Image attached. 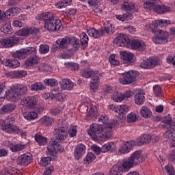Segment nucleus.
Returning a JSON list of instances; mask_svg holds the SVG:
<instances>
[{
	"label": "nucleus",
	"instance_id": "f257e3e1",
	"mask_svg": "<svg viewBox=\"0 0 175 175\" xmlns=\"http://www.w3.org/2000/svg\"><path fill=\"white\" fill-rule=\"evenodd\" d=\"M113 125L109 124L108 127H103L102 124L93 123L90 126L88 133L94 142H106L113 135Z\"/></svg>",
	"mask_w": 175,
	"mask_h": 175
},
{
	"label": "nucleus",
	"instance_id": "f03ea898",
	"mask_svg": "<svg viewBox=\"0 0 175 175\" xmlns=\"http://www.w3.org/2000/svg\"><path fill=\"white\" fill-rule=\"evenodd\" d=\"M36 18V20H40V21H44V28L51 32L59 31V29H61V27H62L61 20L55 18L54 14L51 12H45L42 14L37 15Z\"/></svg>",
	"mask_w": 175,
	"mask_h": 175
},
{
	"label": "nucleus",
	"instance_id": "7ed1b4c3",
	"mask_svg": "<svg viewBox=\"0 0 175 175\" xmlns=\"http://www.w3.org/2000/svg\"><path fill=\"white\" fill-rule=\"evenodd\" d=\"M14 121V118L10 116L8 117L5 120H0V128L5 133L27 136V131L21 130L18 126L13 124Z\"/></svg>",
	"mask_w": 175,
	"mask_h": 175
},
{
	"label": "nucleus",
	"instance_id": "20e7f679",
	"mask_svg": "<svg viewBox=\"0 0 175 175\" xmlns=\"http://www.w3.org/2000/svg\"><path fill=\"white\" fill-rule=\"evenodd\" d=\"M28 92V87L24 84L17 83L12 85L10 89L5 92V99L11 102H18L23 95Z\"/></svg>",
	"mask_w": 175,
	"mask_h": 175
},
{
	"label": "nucleus",
	"instance_id": "39448f33",
	"mask_svg": "<svg viewBox=\"0 0 175 175\" xmlns=\"http://www.w3.org/2000/svg\"><path fill=\"white\" fill-rule=\"evenodd\" d=\"M65 148L64 146L55 140H52L50 142V144L47 148L46 154L48 157H51L52 161H55L58 158V152H64Z\"/></svg>",
	"mask_w": 175,
	"mask_h": 175
},
{
	"label": "nucleus",
	"instance_id": "423d86ee",
	"mask_svg": "<svg viewBox=\"0 0 175 175\" xmlns=\"http://www.w3.org/2000/svg\"><path fill=\"white\" fill-rule=\"evenodd\" d=\"M39 32V28H36L35 27H25L22 29L14 33V39L16 40H20L21 39V36H24L25 38H28L29 35H34V33H38Z\"/></svg>",
	"mask_w": 175,
	"mask_h": 175
},
{
	"label": "nucleus",
	"instance_id": "0eeeda50",
	"mask_svg": "<svg viewBox=\"0 0 175 175\" xmlns=\"http://www.w3.org/2000/svg\"><path fill=\"white\" fill-rule=\"evenodd\" d=\"M154 37L152 40L155 44H163V43H167V39H169V33L162 29H158L157 32L154 33Z\"/></svg>",
	"mask_w": 175,
	"mask_h": 175
},
{
	"label": "nucleus",
	"instance_id": "6e6552de",
	"mask_svg": "<svg viewBox=\"0 0 175 175\" xmlns=\"http://www.w3.org/2000/svg\"><path fill=\"white\" fill-rule=\"evenodd\" d=\"M136 72L133 70H129L124 73H122V76H124L123 78H120L118 79V82L120 84H122L123 85H127L128 84H132V83H135L136 81Z\"/></svg>",
	"mask_w": 175,
	"mask_h": 175
},
{
	"label": "nucleus",
	"instance_id": "1a4fd4ad",
	"mask_svg": "<svg viewBox=\"0 0 175 175\" xmlns=\"http://www.w3.org/2000/svg\"><path fill=\"white\" fill-rule=\"evenodd\" d=\"M161 64V60L158 57H150L146 60H142L139 66L142 68V69H152V68H155L157 65H159Z\"/></svg>",
	"mask_w": 175,
	"mask_h": 175
},
{
	"label": "nucleus",
	"instance_id": "9d476101",
	"mask_svg": "<svg viewBox=\"0 0 175 175\" xmlns=\"http://www.w3.org/2000/svg\"><path fill=\"white\" fill-rule=\"evenodd\" d=\"M113 43L119 47H131V40L125 34H120L113 40Z\"/></svg>",
	"mask_w": 175,
	"mask_h": 175
},
{
	"label": "nucleus",
	"instance_id": "9b49d317",
	"mask_svg": "<svg viewBox=\"0 0 175 175\" xmlns=\"http://www.w3.org/2000/svg\"><path fill=\"white\" fill-rule=\"evenodd\" d=\"M38 97L35 96H26L21 100L20 104L28 109H33L38 105Z\"/></svg>",
	"mask_w": 175,
	"mask_h": 175
},
{
	"label": "nucleus",
	"instance_id": "f8f14e48",
	"mask_svg": "<svg viewBox=\"0 0 175 175\" xmlns=\"http://www.w3.org/2000/svg\"><path fill=\"white\" fill-rule=\"evenodd\" d=\"M120 59L123 61V64H126V65H132L135 62V55L129 51H122L120 52Z\"/></svg>",
	"mask_w": 175,
	"mask_h": 175
},
{
	"label": "nucleus",
	"instance_id": "ddd939ff",
	"mask_svg": "<svg viewBox=\"0 0 175 175\" xmlns=\"http://www.w3.org/2000/svg\"><path fill=\"white\" fill-rule=\"evenodd\" d=\"M85 145L83 144H78L74 150V157L76 159L79 160L85 154Z\"/></svg>",
	"mask_w": 175,
	"mask_h": 175
},
{
	"label": "nucleus",
	"instance_id": "4468645a",
	"mask_svg": "<svg viewBox=\"0 0 175 175\" xmlns=\"http://www.w3.org/2000/svg\"><path fill=\"white\" fill-rule=\"evenodd\" d=\"M39 62H40V57H39L36 55H34L30 56L27 59L25 60L24 66L26 68H32L36 65H38Z\"/></svg>",
	"mask_w": 175,
	"mask_h": 175
},
{
	"label": "nucleus",
	"instance_id": "2eb2a0df",
	"mask_svg": "<svg viewBox=\"0 0 175 175\" xmlns=\"http://www.w3.org/2000/svg\"><path fill=\"white\" fill-rule=\"evenodd\" d=\"M32 161V154L31 153H26L21 155L17 159V163L22 165V166H27Z\"/></svg>",
	"mask_w": 175,
	"mask_h": 175
},
{
	"label": "nucleus",
	"instance_id": "dca6fc26",
	"mask_svg": "<svg viewBox=\"0 0 175 175\" xmlns=\"http://www.w3.org/2000/svg\"><path fill=\"white\" fill-rule=\"evenodd\" d=\"M136 166L135 163L129 157L128 159H124L119 167L122 169V172H129L130 169Z\"/></svg>",
	"mask_w": 175,
	"mask_h": 175
},
{
	"label": "nucleus",
	"instance_id": "f3484780",
	"mask_svg": "<svg viewBox=\"0 0 175 175\" xmlns=\"http://www.w3.org/2000/svg\"><path fill=\"white\" fill-rule=\"evenodd\" d=\"M53 133L57 140H65L68 136V131L64 128H55Z\"/></svg>",
	"mask_w": 175,
	"mask_h": 175
},
{
	"label": "nucleus",
	"instance_id": "a211bd4d",
	"mask_svg": "<svg viewBox=\"0 0 175 175\" xmlns=\"http://www.w3.org/2000/svg\"><path fill=\"white\" fill-rule=\"evenodd\" d=\"M17 42L18 41L16 40V38H14V34L12 38L5 37L3 39H1L0 44H1V46H3L6 49L8 47H13V46H14V44H16Z\"/></svg>",
	"mask_w": 175,
	"mask_h": 175
},
{
	"label": "nucleus",
	"instance_id": "6ab92c4d",
	"mask_svg": "<svg viewBox=\"0 0 175 175\" xmlns=\"http://www.w3.org/2000/svg\"><path fill=\"white\" fill-rule=\"evenodd\" d=\"M134 144L135 143L133 141L124 142L120 146L119 152L121 154H128L131 150H133Z\"/></svg>",
	"mask_w": 175,
	"mask_h": 175
},
{
	"label": "nucleus",
	"instance_id": "aec40b11",
	"mask_svg": "<svg viewBox=\"0 0 175 175\" xmlns=\"http://www.w3.org/2000/svg\"><path fill=\"white\" fill-rule=\"evenodd\" d=\"M130 46L133 50H139V51H143L146 49V44L143 41H139L137 40H134L131 41Z\"/></svg>",
	"mask_w": 175,
	"mask_h": 175
},
{
	"label": "nucleus",
	"instance_id": "412c9836",
	"mask_svg": "<svg viewBox=\"0 0 175 175\" xmlns=\"http://www.w3.org/2000/svg\"><path fill=\"white\" fill-rule=\"evenodd\" d=\"M60 87L64 91H72L75 85L69 79H64L60 83Z\"/></svg>",
	"mask_w": 175,
	"mask_h": 175
},
{
	"label": "nucleus",
	"instance_id": "4be33fe9",
	"mask_svg": "<svg viewBox=\"0 0 175 175\" xmlns=\"http://www.w3.org/2000/svg\"><path fill=\"white\" fill-rule=\"evenodd\" d=\"M122 10H124L125 12H131V13H135L137 12V9L136 8V5L133 3L125 1L121 5Z\"/></svg>",
	"mask_w": 175,
	"mask_h": 175
},
{
	"label": "nucleus",
	"instance_id": "5701e85b",
	"mask_svg": "<svg viewBox=\"0 0 175 175\" xmlns=\"http://www.w3.org/2000/svg\"><path fill=\"white\" fill-rule=\"evenodd\" d=\"M167 121L170 123V129L165 133L164 137H165V139H170V137H173L174 135H175V122L174 123L172 122V117H170Z\"/></svg>",
	"mask_w": 175,
	"mask_h": 175
},
{
	"label": "nucleus",
	"instance_id": "b1692460",
	"mask_svg": "<svg viewBox=\"0 0 175 175\" xmlns=\"http://www.w3.org/2000/svg\"><path fill=\"white\" fill-rule=\"evenodd\" d=\"M98 122H103L104 128H109L110 125H112L113 128H114L116 124H117V121L116 120L109 123V118L105 114H103L98 118Z\"/></svg>",
	"mask_w": 175,
	"mask_h": 175
},
{
	"label": "nucleus",
	"instance_id": "393cba45",
	"mask_svg": "<svg viewBox=\"0 0 175 175\" xmlns=\"http://www.w3.org/2000/svg\"><path fill=\"white\" fill-rule=\"evenodd\" d=\"M88 33L89 36H91V38H94V39H98L100 38L105 33V30L100 29L98 31L95 28L90 27L88 29Z\"/></svg>",
	"mask_w": 175,
	"mask_h": 175
},
{
	"label": "nucleus",
	"instance_id": "a878e982",
	"mask_svg": "<svg viewBox=\"0 0 175 175\" xmlns=\"http://www.w3.org/2000/svg\"><path fill=\"white\" fill-rule=\"evenodd\" d=\"M142 152L141 150H137L133 154L129 157L133 163H134L135 165H139L140 162H142Z\"/></svg>",
	"mask_w": 175,
	"mask_h": 175
},
{
	"label": "nucleus",
	"instance_id": "bb28decb",
	"mask_svg": "<svg viewBox=\"0 0 175 175\" xmlns=\"http://www.w3.org/2000/svg\"><path fill=\"white\" fill-rule=\"evenodd\" d=\"M98 113V108L96 105H90L88 107L87 113H86V119L87 120H92V117L96 116Z\"/></svg>",
	"mask_w": 175,
	"mask_h": 175
},
{
	"label": "nucleus",
	"instance_id": "cd10ccee",
	"mask_svg": "<svg viewBox=\"0 0 175 175\" xmlns=\"http://www.w3.org/2000/svg\"><path fill=\"white\" fill-rule=\"evenodd\" d=\"M99 77H93L90 85V90L93 92H96V91H98V88H99Z\"/></svg>",
	"mask_w": 175,
	"mask_h": 175
},
{
	"label": "nucleus",
	"instance_id": "c85d7f7f",
	"mask_svg": "<svg viewBox=\"0 0 175 175\" xmlns=\"http://www.w3.org/2000/svg\"><path fill=\"white\" fill-rule=\"evenodd\" d=\"M70 38H64L59 39L56 41L57 44L58 45L59 49H68L70 44Z\"/></svg>",
	"mask_w": 175,
	"mask_h": 175
},
{
	"label": "nucleus",
	"instance_id": "c756f323",
	"mask_svg": "<svg viewBox=\"0 0 175 175\" xmlns=\"http://www.w3.org/2000/svg\"><path fill=\"white\" fill-rule=\"evenodd\" d=\"M16 109V105L14 104H7L0 108V114H8L12 113Z\"/></svg>",
	"mask_w": 175,
	"mask_h": 175
},
{
	"label": "nucleus",
	"instance_id": "7c9ffc66",
	"mask_svg": "<svg viewBox=\"0 0 175 175\" xmlns=\"http://www.w3.org/2000/svg\"><path fill=\"white\" fill-rule=\"evenodd\" d=\"M138 146H143L144 144H148L151 142V135H144L137 139Z\"/></svg>",
	"mask_w": 175,
	"mask_h": 175
},
{
	"label": "nucleus",
	"instance_id": "2f4dec72",
	"mask_svg": "<svg viewBox=\"0 0 175 175\" xmlns=\"http://www.w3.org/2000/svg\"><path fill=\"white\" fill-rule=\"evenodd\" d=\"M152 10H154V12H155L156 13H158L159 14H163V13L170 12V8L166 7L164 5H154Z\"/></svg>",
	"mask_w": 175,
	"mask_h": 175
},
{
	"label": "nucleus",
	"instance_id": "473e14b6",
	"mask_svg": "<svg viewBox=\"0 0 175 175\" xmlns=\"http://www.w3.org/2000/svg\"><path fill=\"white\" fill-rule=\"evenodd\" d=\"M81 75L83 77H85V79H90V77H93L96 76V73L94 70L91 68H83L81 71Z\"/></svg>",
	"mask_w": 175,
	"mask_h": 175
},
{
	"label": "nucleus",
	"instance_id": "72a5a7b5",
	"mask_svg": "<svg viewBox=\"0 0 175 175\" xmlns=\"http://www.w3.org/2000/svg\"><path fill=\"white\" fill-rule=\"evenodd\" d=\"M139 113L144 118H150L152 116V112L151 111V109L146 106L142 107L139 111Z\"/></svg>",
	"mask_w": 175,
	"mask_h": 175
},
{
	"label": "nucleus",
	"instance_id": "f704fd0d",
	"mask_svg": "<svg viewBox=\"0 0 175 175\" xmlns=\"http://www.w3.org/2000/svg\"><path fill=\"white\" fill-rule=\"evenodd\" d=\"M39 122L45 126H50L54 122V118L49 116H44L39 120Z\"/></svg>",
	"mask_w": 175,
	"mask_h": 175
},
{
	"label": "nucleus",
	"instance_id": "c9c22d12",
	"mask_svg": "<svg viewBox=\"0 0 175 175\" xmlns=\"http://www.w3.org/2000/svg\"><path fill=\"white\" fill-rule=\"evenodd\" d=\"M116 18H117V20H119V21H122V23H124V21H129L132 20L133 18V15H132V14L129 12H127L126 14H124L123 15L117 14L116 15Z\"/></svg>",
	"mask_w": 175,
	"mask_h": 175
},
{
	"label": "nucleus",
	"instance_id": "e433bc0d",
	"mask_svg": "<svg viewBox=\"0 0 175 175\" xmlns=\"http://www.w3.org/2000/svg\"><path fill=\"white\" fill-rule=\"evenodd\" d=\"M4 64L5 66H10V68H18L20 66V62L14 57V59L4 61Z\"/></svg>",
	"mask_w": 175,
	"mask_h": 175
},
{
	"label": "nucleus",
	"instance_id": "4c0bfd02",
	"mask_svg": "<svg viewBox=\"0 0 175 175\" xmlns=\"http://www.w3.org/2000/svg\"><path fill=\"white\" fill-rule=\"evenodd\" d=\"M23 117L28 121H32L38 118V113L35 111H26L23 113Z\"/></svg>",
	"mask_w": 175,
	"mask_h": 175
},
{
	"label": "nucleus",
	"instance_id": "58836bf2",
	"mask_svg": "<svg viewBox=\"0 0 175 175\" xmlns=\"http://www.w3.org/2000/svg\"><path fill=\"white\" fill-rule=\"evenodd\" d=\"M159 27V22L158 20L154 21L152 24L146 25V27L148 31H152L153 33L157 32V29Z\"/></svg>",
	"mask_w": 175,
	"mask_h": 175
},
{
	"label": "nucleus",
	"instance_id": "ea45409f",
	"mask_svg": "<svg viewBox=\"0 0 175 175\" xmlns=\"http://www.w3.org/2000/svg\"><path fill=\"white\" fill-rule=\"evenodd\" d=\"M157 2H158V0H145L144 8V9H148V10H152L157 5Z\"/></svg>",
	"mask_w": 175,
	"mask_h": 175
},
{
	"label": "nucleus",
	"instance_id": "a19ab883",
	"mask_svg": "<svg viewBox=\"0 0 175 175\" xmlns=\"http://www.w3.org/2000/svg\"><path fill=\"white\" fill-rule=\"evenodd\" d=\"M144 99H146V98L144 97V94L142 92H138L135 95V103L139 106L144 103Z\"/></svg>",
	"mask_w": 175,
	"mask_h": 175
},
{
	"label": "nucleus",
	"instance_id": "79ce46f5",
	"mask_svg": "<svg viewBox=\"0 0 175 175\" xmlns=\"http://www.w3.org/2000/svg\"><path fill=\"white\" fill-rule=\"evenodd\" d=\"M35 140L39 146H46L47 144V138L40 134H36Z\"/></svg>",
	"mask_w": 175,
	"mask_h": 175
},
{
	"label": "nucleus",
	"instance_id": "37998d69",
	"mask_svg": "<svg viewBox=\"0 0 175 175\" xmlns=\"http://www.w3.org/2000/svg\"><path fill=\"white\" fill-rule=\"evenodd\" d=\"M24 148H25V145H23L21 144H11L10 145V150H11L12 152H18V151H23Z\"/></svg>",
	"mask_w": 175,
	"mask_h": 175
},
{
	"label": "nucleus",
	"instance_id": "c03bdc74",
	"mask_svg": "<svg viewBox=\"0 0 175 175\" xmlns=\"http://www.w3.org/2000/svg\"><path fill=\"white\" fill-rule=\"evenodd\" d=\"M64 66L68 70H72V72L79 70V64L74 62H66L64 63Z\"/></svg>",
	"mask_w": 175,
	"mask_h": 175
},
{
	"label": "nucleus",
	"instance_id": "a18cd8bd",
	"mask_svg": "<svg viewBox=\"0 0 175 175\" xmlns=\"http://www.w3.org/2000/svg\"><path fill=\"white\" fill-rule=\"evenodd\" d=\"M129 110V107L125 105H118L115 107V111L116 113H118V114H124V113L128 112Z\"/></svg>",
	"mask_w": 175,
	"mask_h": 175
},
{
	"label": "nucleus",
	"instance_id": "49530a36",
	"mask_svg": "<svg viewBox=\"0 0 175 175\" xmlns=\"http://www.w3.org/2000/svg\"><path fill=\"white\" fill-rule=\"evenodd\" d=\"M96 159V157L92 152H88L83 159L85 165H90L92 162Z\"/></svg>",
	"mask_w": 175,
	"mask_h": 175
},
{
	"label": "nucleus",
	"instance_id": "de8ad7c7",
	"mask_svg": "<svg viewBox=\"0 0 175 175\" xmlns=\"http://www.w3.org/2000/svg\"><path fill=\"white\" fill-rule=\"evenodd\" d=\"M13 57L14 58H16V59H24V58H27V54L23 49L14 53Z\"/></svg>",
	"mask_w": 175,
	"mask_h": 175
},
{
	"label": "nucleus",
	"instance_id": "09e8293b",
	"mask_svg": "<svg viewBox=\"0 0 175 175\" xmlns=\"http://www.w3.org/2000/svg\"><path fill=\"white\" fill-rule=\"evenodd\" d=\"M116 148L114 143L109 142L102 146V152H107L108 151H113Z\"/></svg>",
	"mask_w": 175,
	"mask_h": 175
},
{
	"label": "nucleus",
	"instance_id": "8fccbe9b",
	"mask_svg": "<svg viewBox=\"0 0 175 175\" xmlns=\"http://www.w3.org/2000/svg\"><path fill=\"white\" fill-rule=\"evenodd\" d=\"M111 99L114 100V102H122V100H124V96L121 92H115L111 96Z\"/></svg>",
	"mask_w": 175,
	"mask_h": 175
},
{
	"label": "nucleus",
	"instance_id": "3c124183",
	"mask_svg": "<svg viewBox=\"0 0 175 175\" xmlns=\"http://www.w3.org/2000/svg\"><path fill=\"white\" fill-rule=\"evenodd\" d=\"M45 89L46 88L41 82H36L31 86V91H42Z\"/></svg>",
	"mask_w": 175,
	"mask_h": 175
},
{
	"label": "nucleus",
	"instance_id": "603ef678",
	"mask_svg": "<svg viewBox=\"0 0 175 175\" xmlns=\"http://www.w3.org/2000/svg\"><path fill=\"white\" fill-rule=\"evenodd\" d=\"M71 4L72 0H63L56 4V8L57 9H62L64 8H66V6L70 5Z\"/></svg>",
	"mask_w": 175,
	"mask_h": 175
},
{
	"label": "nucleus",
	"instance_id": "864d4df0",
	"mask_svg": "<svg viewBox=\"0 0 175 175\" xmlns=\"http://www.w3.org/2000/svg\"><path fill=\"white\" fill-rule=\"evenodd\" d=\"M24 18V16H19V20H16L13 22L12 25L14 27H16L17 28H21V27H24L25 25V23L24 21H25V19Z\"/></svg>",
	"mask_w": 175,
	"mask_h": 175
},
{
	"label": "nucleus",
	"instance_id": "5fc2aeb1",
	"mask_svg": "<svg viewBox=\"0 0 175 175\" xmlns=\"http://www.w3.org/2000/svg\"><path fill=\"white\" fill-rule=\"evenodd\" d=\"M0 29L1 32H3V33H12V26H10V22L8 21L7 23L1 27Z\"/></svg>",
	"mask_w": 175,
	"mask_h": 175
},
{
	"label": "nucleus",
	"instance_id": "6e6d98bb",
	"mask_svg": "<svg viewBox=\"0 0 175 175\" xmlns=\"http://www.w3.org/2000/svg\"><path fill=\"white\" fill-rule=\"evenodd\" d=\"M51 161H53V159H51V156L44 157L41 159L40 161V166L46 167V166H49V165H50V162H51Z\"/></svg>",
	"mask_w": 175,
	"mask_h": 175
},
{
	"label": "nucleus",
	"instance_id": "4d7b16f0",
	"mask_svg": "<svg viewBox=\"0 0 175 175\" xmlns=\"http://www.w3.org/2000/svg\"><path fill=\"white\" fill-rule=\"evenodd\" d=\"M124 172L121 169V167L118 165H113L111 170V175H121V173Z\"/></svg>",
	"mask_w": 175,
	"mask_h": 175
},
{
	"label": "nucleus",
	"instance_id": "13d9d810",
	"mask_svg": "<svg viewBox=\"0 0 175 175\" xmlns=\"http://www.w3.org/2000/svg\"><path fill=\"white\" fill-rule=\"evenodd\" d=\"M44 83L46 85H49V87H55V85H58V81L54 79H46L44 80Z\"/></svg>",
	"mask_w": 175,
	"mask_h": 175
},
{
	"label": "nucleus",
	"instance_id": "bf43d9fd",
	"mask_svg": "<svg viewBox=\"0 0 175 175\" xmlns=\"http://www.w3.org/2000/svg\"><path fill=\"white\" fill-rule=\"evenodd\" d=\"M70 44H72L75 49L80 48V41L76 37L70 38Z\"/></svg>",
	"mask_w": 175,
	"mask_h": 175
},
{
	"label": "nucleus",
	"instance_id": "052dcab7",
	"mask_svg": "<svg viewBox=\"0 0 175 175\" xmlns=\"http://www.w3.org/2000/svg\"><path fill=\"white\" fill-rule=\"evenodd\" d=\"M81 44L82 46H87L88 44V36L85 33H81L80 34Z\"/></svg>",
	"mask_w": 175,
	"mask_h": 175
},
{
	"label": "nucleus",
	"instance_id": "680f3d73",
	"mask_svg": "<svg viewBox=\"0 0 175 175\" xmlns=\"http://www.w3.org/2000/svg\"><path fill=\"white\" fill-rule=\"evenodd\" d=\"M69 135V137H75L76 135H77V126H71L68 129L67 133Z\"/></svg>",
	"mask_w": 175,
	"mask_h": 175
},
{
	"label": "nucleus",
	"instance_id": "e2e57ef3",
	"mask_svg": "<svg viewBox=\"0 0 175 175\" xmlns=\"http://www.w3.org/2000/svg\"><path fill=\"white\" fill-rule=\"evenodd\" d=\"M51 99H57V100H64L65 99V94L63 93H57V94H54L52 93L51 95Z\"/></svg>",
	"mask_w": 175,
	"mask_h": 175
},
{
	"label": "nucleus",
	"instance_id": "0e129e2a",
	"mask_svg": "<svg viewBox=\"0 0 175 175\" xmlns=\"http://www.w3.org/2000/svg\"><path fill=\"white\" fill-rule=\"evenodd\" d=\"M127 122H136L137 121V115L135 113H131L127 116Z\"/></svg>",
	"mask_w": 175,
	"mask_h": 175
},
{
	"label": "nucleus",
	"instance_id": "69168bd1",
	"mask_svg": "<svg viewBox=\"0 0 175 175\" xmlns=\"http://www.w3.org/2000/svg\"><path fill=\"white\" fill-rule=\"evenodd\" d=\"M62 110H64V108L58 106L57 107L51 109V114H52V116H58V114L62 113Z\"/></svg>",
	"mask_w": 175,
	"mask_h": 175
},
{
	"label": "nucleus",
	"instance_id": "338daca9",
	"mask_svg": "<svg viewBox=\"0 0 175 175\" xmlns=\"http://www.w3.org/2000/svg\"><path fill=\"white\" fill-rule=\"evenodd\" d=\"M39 51L41 54H47V53L50 51V47L47 44H41Z\"/></svg>",
	"mask_w": 175,
	"mask_h": 175
},
{
	"label": "nucleus",
	"instance_id": "774afa93",
	"mask_svg": "<svg viewBox=\"0 0 175 175\" xmlns=\"http://www.w3.org/2000/svg\"><path fill=\"white\" fill-rule=\"evenodd\" d=\"M164 169L168 175H175L174 167L172 165H167L164 167Z\"/></svg>",
	"mask_w": 175,
	"mask_h": 175
}]
</instances>
